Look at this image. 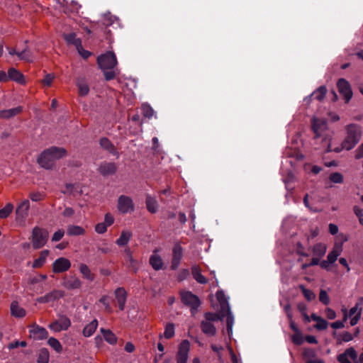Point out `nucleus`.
<instances>
[{"mask_svg": "<svg viewBox=\"0 0 363 363\" xmlns=\"http://www.w3.org/2000/svg\"><path fill=\"white\" fill-rule=\"evenodd\" d=\"M97 63L102 70L105 79L110 81L119 73L117 68V59L114 52L108 51L97 57Z\"/></svg>", "mask_w": 363, "mask_h": 363, "instance_id": "obj_1", "label": "nucleus"}, {"mask_svg": "<svg viewBox=\"0 0 363 363\" xmlns=\"http://www.w3.org/2000/svg\"><path fill=\"white\" fill-rule=\"evenodd\" d=\"M67 150L63 147L52 146L43 151L37 158L38 164L45 169H52L56 160L64 157Z\"/></svg>", "mask_w": 363, "mask_h": 363, "instance_id": "obj_2", "label": "nucleus"}, {"mask_svg": "<svg viewBox=\"0 0 363 363\" xmlns=\"http://www.w3.org/2000/svg\"><path fill=\"white\" fill-rule=\"evenodd\" d=\"M347 136L341 145V147H337L333 150L336 152H340L342 149L347 150H352L359 141L362 136L361 127L356 124L348 125L346 128Z\"/></svg>", "mask_w": 363, "mask_h": 363, "instance_id": "obj_3", "label": "nucleus"}, {"mask_svg": "<svg viewBox=\"0 0 363 363\" xmlns=\"http://www.w3.org/2000/svg\"><path fill=\"white\" fill-rule=\"evenodd\" d=\"M216 298L220 303V315L222 317H226L227 333L230 337L233 333V326L234 324V318L232 315L230 306L228 302V298L223 291H218L216 293Z\"/></svg>", "mask_w": 363, "mask_h": 363, "instance_id": "obj_4", "label": "nucleus"}, {"mask_svg": "<svg viewBox=\"0 0 363 363\" xmlns=\"http://www.w3.org/2000/svg\"><path fill=\"white\" fill-rule=\"evenodd\" d=\"M224 317L215 313H206L204 320L201 323V329L202 332L208 336H213L216 333V328L214 325L215 322L223 320Z\"/></svg>", "mask_w": 363, "mask_h": 363, "instance_id": "obj_5", "label": "nucleus"}, {"mask_svg": "<svg viewBox=\"0 0 363 363\" xmlns=\"http://www.w3.org/2000/svg\"><path fill=\"white\" fill-rule=\"evenodd\" d=\"M49 233L48 230L35 226L33 228L30 240L32 247L35 250L40 249L48 242Z\"/></svg>", "mask_w": 363, "mask_h": 363, "instance_id": "obj_6", "label": "nucleus"}, {"mask_svg": "<svg viewBox=\"0 0 363 363\" xmlns=\"http://www.w3.org/2000/svg\"><path fill=\"white\" fill-rule=\"evenodd\" d=\"M180 296L182 302L191 308V314L194 315L201 304L199 297L189 291H181Z\"/></svg>", "mask_w": 363, "mask_h": 363, "instance_id": "obj_7", "label": "nucleus"}, {"mask_svg": "<svg viewBox=\"0 0 363 363\" xmlns=\"http://www.w3.org/2000/svg\"><path fill=\"white\" fill-rule=\"evenodd\" d=\"M70 326V319L65 315H60L59 319L50 323L48 328L55 333H59L68 330Z\"/></svg>", "mask_w": 363, "mask_h": 363, "instance_id": "obj_8", "label": "nucleus"}, {"mask_svg": "<svg viewBox=\"0 0 363 363\" xmlns=\"http://www.w3.org/2000/svg\"><path fill=\"white\" fill-rule=\"evenodd\" d=\"M339 93L343 96L346 103H348L352 97V91L350 83L341 78L337 82Z\"/></svg>", "mask_w": 363, "mask_h": 363, "instance_id": "obj_9", "label": "nucleus"}, {"mask_svg": "<svg viewBox=\"0 0 363 363\" xmlns=\"http://www.w3.org/2000/svg\"><path fill=\"white\" fill-rule=\"evenodd\" d=\"M190 350V342L187 340H183L179 345L177 354V363H186Z\"/></svg>", "mask_w": 363, "mask_h": 363, "instance_id": "obj_10", "label": "nucleus"}, {"mask_svg": "<svg viewBox=\"0 0 363 363\" xmlns=\"http://www.w3.org/2000/svg\"><path fill=\"white\" fill-rule=\"evenodd\" d=\"M30 337L35 340H45L48 337L47 330L36 323H33L29 328Z\"/></svg>", "mask_w": 363, "mask_h": 363, "instance_id": "obj_11", "label": "nucleus"}, {"mask_svg": "<svg viewBox=\"0 0 363 363\" xmlns=\"http://www.w3.org/2000/svg\"><path fill=\"white\" fill-rule=\"evenodd\" d=\"M65 292L62 290L54 289L52 291L46 294L45 296L38 297L36 301L39 303H48L54 302L64 297Z\"/></svg>", "mask_w": 363, "mask_h": 363, "instance_id": "obj_12", "label": "nucleus"}, {"mask_svg": "<svg viewBox=\"0 0 363 363\" xmlns=\"http://www.w3.org/2000/svg\"><path fill=\"white\" fill-rule=\"evenodd\" d=\"M71 267L70 261L65 257L57 258L52 265V272L55 274L63 273Z\"/></svg>", "mask_w": 363, "mask_h": 363, "instance_id": "obj_13", "label": "nucleus"}, {"mask_svg": "<svg viewBox=\"0 0 363 363\" xmlns=\"http://www.w3.org/2000/svg\"><path fill=\"white\" fill-rule=\"evenodd\" d=\"M311 127L315 138H318L323 135V133L327 130V122L325 119H320L315 117L311 120Z\"/></svg>", "mask_w": 363, "mask_h": 363, "instance_id": "obj_14", "label": "nucleus"}, {"mask_svg": "<svg viewBox=\"0 0 363 363\" xmlns=\"http://www.w3.org/2000/svg\"><path fill=\"white\" fill-rule=\"evenodd\" d=\"M118 209L122 213H127L134 210L133 200L127 196L122 195L118 200Z\"/></svg>", "mask_w": 363, "mask_h": 363, "instance_id": "obj_15", "label": "nucleus"}, {"mask_svg": "<svg viewBox=\"0 0 363 363\" xmlns=\"http://www.w3.org/2000/svg\"><path fill=\"white\" fill-rule=\"evenodd\" d=\"M183 256V249L179 243H176L172 249V259L170 268L175 270L178 268Z\"/></svg>", "mask_w": 363, "mask_h": 363, "instance_id": "obj_16", "label": "nucleus"}, {"mask_svg": "<svg viewBox=\"0 0 363 363\" xmlns=\"http://www.w3.org/2000/svg\"><path fill=\"white\" fill-rule=\"evenodd\" d=\"M337 359L340 363H351L350 359L354 363H358L357 353L353 347L347 349L343 353L339 354Z\"/></svg>", "mask_w": 363, "mask_h": 363, "instance_id": "obj_17", "label": "nucleus"}, {"mask_svg": "<svg viewBox=\"0 0 363 363\" xmlns=\"http://www.w3.org/2000/svg\"><path fill=\"white\" fill-rule=\"evenodd\" d=\"M62 285L69 290L78 289L82 286V281L75 274L69 275L63 278Z\"/></svg>", "mask_w": 363, "mask_h": 363, "instance_id": "obj_18", "label": "nucleus"}, {"mask_svg": "<svg viewBox=\"0 0 363 363\" xmlns=\"http://www.w3.org/2000/svg\"><path fill=\"white\" fill-rule=\"evenodd\" d=\"M114 296L119 310L124 311L128 297L127 291L123 287H118L114 291Z\"/></svg>", "mask_w": 363, "mask_h": 363, "instance_id": "obj_19", "label": "nucleus"}, {"mask_svg": "<svg viewBox=\"0 0 363 363\" xmlns=\"http://www.w3.org/2000/svg\"><path fill=\"white\" fill-rule=\"evenodd\" d=\"M97 170L102 176L108 177L116 172L117 165L114 162H104L99 164Z\"/></svg>", "mask_w": 363, "mask_h": 363, "instance_id": "obj_20", "label": "nucleus"}, {"mask_svg": "<svg viewBox=\"0 0 363 363\" xmlns=\"http://www.w3.org/2000/svg\"><path fill=\"white\" fill-rule=\"evenodd\" d=\"M30 208V202L28 200L26 199L23 201L16 208V219L24 220L28 213V210Z\"/></svg>", "mask_w": 363, "mask_h": 363, "instance_id": "obj_21", "label": "nucleus"}, {"mask_svg": "<svg viewBox=\"0 0 363 363\" xmlns=\"http://www.w3.org/2000/svg\"><path fill=\"white\" fill-rule=\"evenodd\" d=\"M99 145L102 149L108 151L110 154L117 157L119 156L115 145L108 138L103 137L100 138Z\"/></svg>", "mask_w": 363, "mask_h": 363, "instance_id": "obj_22", "label": "nucleus"}, {"mask_svg": "<svg viewBox=\"0 0 363 363\" xmlns=\"http://www.w3.org/2000/svg\"><path fill=\"white\" fill-rule=\"evenodd\" d=\"M362 308L359 303H356L355 306L350 308L349 316L350 319V325H355L361 318Z\"/></svg>", "mask_w": 363, "mask_h": 363, "instance_id": "obj_23", "label": "nucleus"}, {"mask_svg": "<svg viewBox=\"0 0 363 363\" xmlns=\"http://www.w3.org/2000/svg\"><path fill=\"white\" fill-rule=\"evenodd\" d=\"M8 77L9 79H11L21 84L26 83L23 74L15 68H10L8 70Z\"/></svg>", "mask_w": 363, "mask_h": 363, "instance_id": "obj_24", "label": "nucleus"}, {"mask_svg": "<svg viewBox=\"0 0 363 363\" xmlns=\"http://www.w3.org/2000/svg\"><path fill=\"white\" fill-rule=\"evenodd\" d=\"M124 253L125 255V261L128 264V267H131L135 273L138 269V262L133 258L132 251L129 247L124 250Z\"/></svg>", "mask_w": 363, "mask_h": 363, "instance_id": "obj_25", "label": "nucleus"}, {"mask_svg": "<svg viewBox=\"0 0 363 363\" xmlns=\"http://www.w3.org/2000/svg\"><path fill=\"white\" fill-rule=\"evenodd\" d=\"M342 251V244L335 243L333 250L329 252L327 256V259L330 264H333L337 259L338 256Z\"/></svg>", "mask_w": 363, "mask_h": 363, "instance_id": "obj_26", "label": "nucleus"}, {"mask_svg": "<svg viewBox=\"0 0 363 363\" xmlns=\"http://www.w3.org/2000/svg\"><path fill=\"white\" fill-rule=\"evenodd\" d=\"M191 274L193 278L199 284H205L208 282V279L206 278L201 274V268L197 265H194L191 267Z\"/></svg>", "mask_w": 363, "mask_h": 363, "instance_id": "obj_27", "label": "nucleus"}, {"mask_svg": "<svg viewBox=\"0 0 363 363\" xmlns=\"http://www.w3.org/2000/svg\"><path fill=\"white\" fill-rule=\"evenodd\" d=\"M100 332L103 335L106 342L112 345H114L117 343L118 337L111 330L104 329L102 328L100 329Z\"/></svg>", "mask_w": 363, "mask_h": 363, "instance_id": "obj_28", "label": "nucleus"}, {"mask_svg": "<svg viewBox=\"0 0 363 363\" xmlns=\"http://www.w3.org/2000/svg\"><path fill=\"white\" fill-rule=\"evenodd\" d=\"M11 313L16 318H23L26 315V312L24 308L19 306L17 301H14L11 304Z\"/></svg>", "mask_w": 363, "mask_h": 363, "instance_id": "obj_29", "label": "nucleus"}, {"mask_svg": "<svg viewBox=\"0 0 363 363\" xmlns=\"http://www.w3.org/2000/svg\"><path fill=\"white\" fill-rule=\"evenodd\" d=\"M49 253L50 252L48 250H44L41 251L39 257L33 261L32 265L33 268L37 269L42 267L45 263L46 259L49 255Z\"/></svg>", "mask_w": 363, "mask_h": 363, "instance_id": "obj_30", "label": "nucleus"}, {"mask_svg": "<svg viewBox=\"0 0 363 363\" xmlns=\"http://www.w3.org/2000/svg\"><path fill=\"white\" fill-rule=\"evenodd\" d=\"M132 233L128 230H123L120 237L116 240V243L118 246L127 245L132 238Z\"/></svg>", "mask_w": 363, "mask_h": 363, "instance_id": "obj_31", "label": "nucleus"}, {"mask_svg": "<svg viewBox=\"0 0 363 363\" xmlns=\"http://www.w3.org/2000/svg\"><path fill=\"white\" fill-rule=\"evenodd\" d=\"M98 326V321L96 319H94L91 323H89L88 325H86L82 331L83 335L84 337H90L96 331Z\"/></svg>", "mask_w": 363, "mask_h": 363, "instance_id": "obj_32", "label": "nucleus"}, {"mask_svg": "<svg viewBox=\"0 0 363 363\" xmlns=\"http://www.w3.org/2000/svg\"><path fill=\"white\" fill-rule=\"evenodd\" d=\"M77 86L79 91V95L85 96L89 93V86L84 79H78L77 82Z\"/></svg>", "mask_w": 363, "mask_h": 363, "instance_id": "obj_33", "label": "nucleus"}, {"mask_svg": "<svg viewBox=\"0 0 363 363\" xmlns=\"http://www.w3.org/2000/svg\"><path fill=\"white\" fill-rule=\"evenodd\" d=\"M327 250V247L323 243H318L313 247L312 252L313 256L321 258L323 257Z\"/></svg>", "mask_w": 363, "mask_h": 363, "instance_id": "obj_34", "label": "nucleus"}, {"mask_svg": "<svg viewBox=\"0 0 363 363\" xmlns=\"http://www.w3.org/2000/svg\"><path fill=\"white\" fill-rule=\"evenodd\" d=\"M67 233L71 236L82 235L85 233V230L81 226L70 225L67 227Z\"/></svg>", "mask_w": 363, "mask_h": 363, "instance_id": "obj_35", "label": "nucleus"}, {"mask_svg": "<svg viewBox=\"0 0 363 363\" xmlns=\"http://www.w3.org/2000/svg\"><path fill=\"white\" fill-rule=\"evenodd\" d=\"M65 40L69 43L74 45L77 49L81 48L82 41L80 38H77V35L74 33H71L65 35Z\"/></svg>", "mask_w": 363, "mask_h": 363, "instance_id": "obj_36", "label": "nucleus"}, {"mask_svg": "<svg viewBox=\"0 0 363 363\" xmlns=\"http://www.w3.org/2000/svg\"><path fill=\"white\" fill-rule=\"evenodd\" d=\"M50 353L47 348H41L38 354L37 363H48Z\"/></svg>", "mask_w": 363, "mask_h": 363, "instance_id": "obj_37", "label": "nucleus"}, {"mask_svg": "<svg viewBox=\"0 0 363 363\" xmlns=\"http://www.w3.org/2000/svg\"><path fill=\"white\" fill-rule=\"evenodd\" d=\"M79 272L84 278L89 281H93L94 279V275L91 272L90 269L86 264H81L79 265Z\"/></svg>", "mask_w": 363, "mask_h": 363, "instance_id": "obj_38", "label": "nucleus"}, {"mask_svg": "<svg viewBox=\"0 0 363 363\" xmlns=\"http://www.w3.org/2000/svg\"><path fill=\"white\" fill-rule=\"evenodd\" d=\"M326 94V87L325 86H320L311 94V96H313L315 99L321 101L325 98Z\"/></svg>", "mask_w": 363, "mask_h": 363, "instance_id": "obj_39", "label": "nucleus"}, {"mask_svg": "<svg viewBox=\"0 0 363 363\" xmlns=\"http://www.w3.org/2000/svg\"><path fill=\"white\" fill-rule=\"evenodd\" d=\"M18 57L21 60L32 62L33 54L32 52L28 49V46H26L25 48H23V50L18 52Z\"/></svg>", "mask_w": 363, "mask_h": 363, "instance_id": "obj_40", "label": "nucleus"}, {"mask_svg": "<svg viewBox=\"0 0 363 363\" xmlns=\"http://www.w3.org/2000/svg\"><path fill=\"white\" fill-rule=\"evenodd\" d=\"M48 344L57 353H61L63 350L62 345L60 341L55 337H50Z\"/></svg>", "mask_w": 363, "mask_h": 363, "instance_id": "obj_41", "label": "nucleus"}, {"mask_svg": "<svg viewBox=\"0 0 363 363\" xmlns=\"http://www.w3.org/2000/svg\"><path fill=\"white\" fill-rule=\"evenodd\" d=\"M13 206L11 203H7L3 208L0 209V218H6L12 213Z\"/></svg>", "mask_w": 363, "mask_h": 363, "instance_id": "obj_42", "label": "nucleus"}, {"mask_svg": "<svg viewBox=\"0 0 363 363\" xmlns=\"http://www.w3.org/2000/svg\"><path fill=\"white\" fill-rule=\"evenodd\" d=\"M140 109L142 114L145 118H150L153 116L154 111L150 105L143 104H142Z\"/></svg>", "mask_w": 363, "mask_h": 363, "instance_id": "obj_43", "label": "nucleus"}, {"mask_svg": "<svg viewBox=\"0 0 363 363\" xmlns=\"http://www.w3.org/2000/svg\"><path fill=\"white\" fill-rule=\"evenodd\" d=\"M156 204L157 201L154 198L151 197L150 196H147L146 206L150 212L155 213L157 211Z\"/></svg>", "mask_w": 363, "mask_h": 363, "instance_id": "obj_44", "label": "nucleus"}, {"mask_svg": "<svg viewBox=\"0 0 363 363\" xmlns=\"http://www.w3.org/2000/svg\"><path fill=\"white\" fill-rule=\"evenodd\" d=\"M299 289L307 301H311L315 298V294L311 290L307 289L303 285H300Z\"/></svg>", "mask_w": 363, "mask_h": 363, "instance_id": "obj_45", "label": "nucleus"}, {"mask_svg": "<svg viewBox=\"0 0 363 363\" xmlns=\"http://www.w3.org/2000/svg\"><path fill=\"white\" fill-rule=\"evenodd\" d=\"M150 264L155 270H159V255H157V250H155L153 255L150 258Z\"/></svg>", "mask_w": 363, "mask_h": 363, "instance_id": "obj_46", "label": "nucleus"}, {"mask_svg": "<svg viewBox=\"0 0 363 363\" xmlns=\"http://www.w3.org/2000/svg\"><path fill=\"white\" fill-rule=\"evenodd\" d=\"M174 335V325L172 323H168L165 326L164 337L166 339H170Z\"/></svg>", "mask_w": 363, "mask_h": 363, "instance_id": "obj_47", "label": "nucleus"}, {"mask_svg": "<svg viewBox=\"0 0 363 363\" xmlns=\"http://www.w3.org/2000/svg\"><path fill=\"white\" fill-rule=\"evenodd\" d=\"M298 310L301 312V315L304 318L306 323L311 322L310 316L307 314V306L303 303H300L297 306Z\"/></svg>", "mask_w": 363, "mask_h": 363, "instance_id": "obj_48", "label": "nucleus"}, {"mask_svg": "<svg viewBox=\"0 0 363 363\" xmlns=\"http://www.w3.org/2000/svg\"><path fill=\"white\" fill-rule=\"evenodd\" d=\"M347 317H348L347 311V310H345L344 312L343 320L342 321L337 320V321L333 322L331 323L330 326L334 329H340V328H344V326H345L344 323L347 320Z\"/></svg>", "mask_w": 363, "mask_h": 363, "instance_id": "obj_49", "label": "nucleus"}, {"mask_svg": "<svg viewBox=\"0 0 363 363\" xmlns=\"http://www.w3.org/2000/svg\"><path fill=\"white\" fill-rule=\"evenodd\" d=\"M291 341L296 345H301L303 342V337L301 331L294 333L291 337Z\"/></svg>", "mask_w": 363, "mask_h": 363, "instance_id": "obj_50", "label": "nucleus"}, {"mask_svg": "<svg viewBox=\"0 0 363 363\" xmlns=\"http://www.w3.org/2000/svg\"><path fill=\"white\" fill-rule=\"evenodd\" d=\"M330 179L335 184H341L343 182V176L339 172H334L330 175Z\"/></svg>", "mask_w": 363, "mask_h": 363, "instance_id": "obj_51", "label": "nucleus"}, {"mask_svg": "<svg viewBox=\"0 0 363 363\" xmlns=\"http://www.w3.org/2000/svg\"><path fill=\"white\" fill-rule=\"evenodd\" d=\"M99 302L101 303L104 307H105V310L111 313L113 312V309H112V307L111 306L110 303H109V301H108V296H103L100 299H99Z\"/></svg>", "mask_w": 363, "mask_h": 363, "instance_id": "obj_52", "label": "nucleus"}, {"mask_svg": "<svg viewBox=\"0 0 363 363\" xmlns=\"http://www.w3.org/2000/svg\"><path fill=\"white\" fill-rule=\"evenodd\" d=\"M328 323L327 320L320 318L314 325V327L319 330H325L328 328Z\"/></svg>", "mask_w": 363, "mask_h": 363, "instance_id": "obj_53", "label": "nucleus"}, {"mask_svg": "<svg viewBox=\"0 0 363 363\" xmlns=\"http://www.w3.org/2000/svg\"><path fill=\"white\" fill-rule=\"evenodd\" d=\"M29 198L33 201H40L44 199L45 194L43 193H40V192H31L29 194Z\"/></svg>", "mask_w": 363, "mask_h": 363, "instance_id": "obj_54", "label": "nucleus"}, {"mask_svg": "<svg viewBox=\"0 0 363 363\" xmlns=\"http://www.w3.org/2000/svg\"><path fill=\"white\" fill-rule=\"evenodd\" d=\"M319 300L322 303L325 305H328L330 303V298L325 290H320L319 294Z\"/></svg>", "mask_w": 363, "mask_h": 363, "instance_id": "obj_55", "label": "nucleus"}, {"mask_svg": "<svg viewBox=\"0 0 363 363\" xmlns=\"http://www.w3.org/2000/svg\"><path fill=\"white\" fill-rule=\"evenodd\" d=\"M116 19V18L113 16H111L110 13L106 14L104 18L103 23L106 27H108L113 23Z\"/></svg>", "mask_w": 363, "mask_h": 363, "instance_id": "obj_56", "label": "nucleus"}, {"mask_svg": "<svg viewBox=\"0 0 363 363\" xmlns=\"http://www.w3.org/2000/svg\"><path fill=\"white\" fill-rule=\"evenodd\" d=\"M9 118L13 117L18 114H19L22 111V107L18 106L16 108H10L6 110Z\"/></svg>", "mask_w": 363, "mask_h": 363, "instance_id": "obj_57", "label": "nucleus"}, {"mask_svg": "<svg viewBox=\"0 0 363 363\" xmlns=\"http://www.w3.org/2000/svg\"><path fill=\"white\" fill-rule=\"evenodd\" d=\"M65 235V230L63 229H59L57 230L52 237V242L60 241Z\"/></svg>", "mask_w": 363, "mask_h": 363, "instance_id": "obj_58", "label": "nucleus"}, {"mask_svg": "<svg viewBox=\"0 0 363 363\" xmlns=\"http://www.w3.org/2000/svg\"><path fill=\"white\" fill-rule=\"evenodd\" d=\"M107 228L104 223H99L95 225V231L99 234H103L106 232Z\"/></svg>", "mask_w": 363, "mask_h": 363, "instance_id": "obj_59", "label": "nucleus"}, {"mask_svg": "<svg viewBox=\"0 0 363 363\" xmlns=\"http://www.w3.org/2000/svg\"><path fill=\"white\" fill-rule=\"evenodd\" d=\"M211 347L213 350V351L215 352L218 354L219 360L221 361V359H222L221 352L223 350V347L221 345H211Z\"/></svg>", "mask_w": 363, "mask_h": 363, "instance_id": "obj_60", "label": "nucleus"}, {"mask_svg": "<svg viewBox=\"0 0 363 363\" xmlns=\"http://www.w3.org/2000/svg\"><path fill=\"white\" fill-rule=\"evenodd\" d=\"M104 223L106 226H111L114 223L113 216L110 213H106Z\"/></svg>", "mask_w": 363, "mask_h": 363, "instance_id": "obj_61", "label": "nucleus"}, {"mask_svg": "<svg viewBox=\"0 0 363 363\" xmlns=\"http://www.w3.org/2000/svg\"><path fill=\"white\" fill-rule=\"evenodd\" d=\"M54 79V76L52 74H48L45 75V78L43 79L42 82L47 86H50L52 84V80Z\"/></svg>", "mask_w": 363, "mask_h": 363, "instance_id": "obj_62", "label": "nucleus"}, {"mask_svg": "<svg viewBox=\"0 0 363 363\" xmlns=\"http://www.w3.org/2000/svg\"><path fill=\"white\" fill-rule=\"evenodd\" d=\"M325 315L330 320H333L336 318V313L334 310L330 308L325 309Z\"/></svg>", "mask_w": 363, "mask_h": 363, "instance_id": "obj_63", "label": "nucleus"}, {"mask_svg": "<svg viewBox=\"0 0 363 363\" xmlns=\"http://www.w3.org/2000/svg\"><path fill=\"white\" fill-rule=\"evenodd\" d=\"M354 157L357 160L363 158V143L356 149Z\"/></svg>", "mask_w": 363, "mask_h": 363, "instance_id": "obj_64", "label": "nucleus"}]
</instances>
